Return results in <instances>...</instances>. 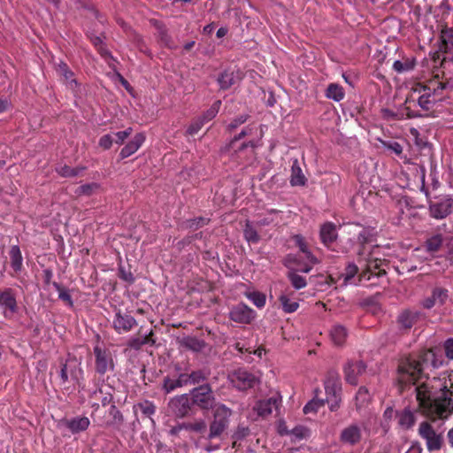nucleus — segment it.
<instances>
[{
    "mask_svg": "<svg viewBox=\"0 0 453 453\" xmlns=\"http://www.w3.org/2000/svg\"><path fill=\"white\" fill-rule=\"evenodd\" d=\"M441 390L442 395L437 396L436 391L429 382L418 385L415 388L418 409L414 411L407 407L402 411H396L395 416L398 427L403 431L412 429L417 421L416 412L418 411L433 422L448 419L453 413V400L447 395L449 389L446 385Z\"/></svg>",
    "mask_w": 453,
    "mask_h": 453,
    "instance_id": "obj_1",
    "label": "nucleus"
},
{
    "mask_svg": "<svg viewBox=\"0 0 453 453\" xmlns=\"http://www.w3.org/2000/svg\"><path fill=\"white\" fill-rule=\"evenodd\" d=\"M441 365V361L438 362L434 351L431 349H420L403 357L397 369L400 392L421 380L425 374V369L430 366L437 368Z\"/></svg>",
    "mask_w": 453,
    "mask_h": 453,
    "instance_id": "obj_2",
    "label": "nucleus"
},
{
    "mask_svg": "<svg viewBox=\"0 0 453 453\" xmlns=\"http://www.w3.org/2000/svg\"><path fill=\"white\" fill-rule=\"evenodd\" d=\"M445 84L437 80H431L426 83H416L407 98L408 102H417L425 111L431 110L436 102L442 98Z\"/></svg>",
    "mask_w": 453,
    "mask_h": 453,
    "instance_id": "obj_3",
    "label": "nucleus"
},
{
    "mask_svg": "<svg viewBox=\"0 0 453 453\" xmlns=\"http://www.w3.org/2000/svg\"><path fill=\"white\" fill-rule=\"evenodd\" d=\"M376 249H378V246H373L365 254L364 249L357 251V263L361 269L358 274V281L370 280L372 277H381L386 274V270L383 268L385 260L374 257Z\"/></svg>",
    "mask_w": 453,
    "mask_h": 453,
    "instance_id": "obj_4",
    "label": "nucleus"
},
{
    "mask_svg": "<svg viewBox=\"0 0 453 453\" xmlns=\"http://www.w3.org/2000/svg\"><path fill=\"white\" fill-rule=\"evenodd\" d=\"M190 400L192 405L207 411L213 410L219 404L216 402L211 386L208 383L194 388L190 391Z\"/></svg>",
    "mask_w": 453,
    "mask_h": 453,
    "instance_id": "obj_5",
    "label": "nucleus"
},
{
    "mask_svg": "<svg viewBox=\"0 0 453 453\" xmlns=\"http://www.w3.org/2000/svg\"><path fill=\"white\" fill-rule=\"evenodd\" d=\"M19 311L18 293L12 288H0V311L5 319H12Z\"/></svg>",
    "mask_w": 453,
    "mask_h": 453,
    "instance_id": "obj_6",
    "label": "nucleus"
},
{
    "mask_svg": "<svg viewBox=\"0 0 453 453\" xmlns=\"http://www.w3.org/2000/svg\"><path fill=\"white\" fill-rule=\"evenodd\" d=\"M418 435L425 440L428 451H439L444 445L443 435L437 433L428 421H422L418 429Z\"/></svg>",
    "mask_w": 453,
    "mask_h": 453,
    "instance_id": "obj_7",
    "label": "nucleus"
},
{
    "mask_svg": "<svg viewBox=\"0 0 453 453\" xmlns=\"http://www.w3.org/2000/svg\"><path fill=\"white\" fill-rule=\"evenodd\" d=\"M95 356V370L99 375H104L108 372L114 370L115 365L111 350L102 347L99 344L93 349Z\"/></svg>",
    "mask_w": 453,
    "mask_h": 453,
    "instance_id": "obj_8",
    "label": "nucleus"
},
{
    "mask_svg": "<svg viewBox=\"0 0 453 453\" xmlns=\"http://www.w3.org/2000/svg\"><path fill=\"white\" fill-rule=\"evenodd\" d=\"M228 380L234 388L241 391L252 388L258 382L257 376L245 368H239L230 372Z\"/></svg>",
    "mask_w": 453,
    "mask_h": 453,
    "instance_id": "obj_9",
    "label": "nucleus"
},
{
    "mask_svg": "<svg viewBox=\"0 0 453 453\" xmlns=\"http://www.w3.org/2000/svg\"><path fill=\"white\" fill-rule=\"evenodd\" d=\"M423 318L424 314L419 311L403 310L396 318L397 327L402 333L408 334Z\"/></svg>",
    "mask_w": 453,
    "mask_h": 453,
    "instance_id": "obj_10",
    "label": "nucleus"
},
{
    "mask_svg": "<svg viewBox=\"0 0 453 453\" xmlns=\"http://www.w3.org/2000/svg\"><path fill=\"white\" fill-rule=\"evenodd\" d=\"M137 326L136 319L130 314L116 308L111 321V326L119 334H127Z\"/></svg>",
    "mask_w": 453,
    "mask_h": 453,
    "instance_id": "obj_11",
    "label": "nucleus"
},
{
    "mask_svg": "<svg viewBox=\"0 0 453 453\" xmlns=\"http://www.w3.org/2000/svg\"><path fill=\"white\" fill-rule=\"evenodd\" d=\"M453 198L449 196H443L437 202L429 203V212L432 218L436 219H445L452 212Z\"/></svg>",
    "mask_w": 453,
    "mask_h": 453,
    "instance_id": "obj_12",
    "label": "nucleus"
},
{
    "mask_svg": "<svg viewBox=\"0 0 453 453\" xmlns=\"http://www.w3.org/2000/svg\"><path fill=\"white\" fill-rule=\"evenodd\" d=\"M57 73L60 77V81L77 96L81 92V84L74 77V73L69 66L65 63L60 62L57 67Z\"/></svg>",
    "mask_w": 453,
    "mask_h": 453,
    "instance_id": "obj_13",
    "label": "nucleus"
},
{
    "mask_svg": "<svg viewBox=\"0 0 453 453\" xmlns=\"http://www.w3.org/2000/svg\"><path fill=\"white\" fill-rule=\"evenodd\" d=\"M255 315V311L242 303L234 306L229 312L230 319L241 324H250L254 319Z\"/></svg>",
    "mask_w": 453,
    "mask_h": 453,
    "instance_id": "obj_14",
    "label": "nucleus"
},
{
    "mask_svg": "<svg viewBox=\"0 0 453 453\" xmlns=\"http://www.w3.org/2000/svg\"><path fill=\"white\" fill-rule=\"evenodd\" d=\"M366 369L365 364L362 360H349L344 365L345 380L351 385L358 383V377L362 375Z\"/></svg>",
    "mask_w": 453,
    "mask_h": 453,
    "instance_id": "obj_15",
    "label": "nucleus"
},
{
    "mask_svg": "<svg viewBox=\"0 0 453 453\" xmlns=\"http://www.w3.org/2000/svg\"><path fill=\"white\" fill-rule=\"evenodd\" d=\"M337 226L334 223L327 221L321 225L319 229V239L325 247L334 250L333 246L334 242L337 240Z\"/></svg>",
    "mask_w": 453,
    "mask_h": 453,
    "instance_id": "obj_16",
    "label": "nucleus"
},
{
    "mask_svg": "<svg viewBox=\"0 0 453 453\" xmlns=\"http://www.w3.org/2000/svg\"><path fill=\"white\" fill-rule=\"evenodd\" d=\"M449 298V291L447 288L441 287H435L432 290L430 296L422 301V306L425 309L430 310L434 306H442L445 304Z\"/></svg>",
    "mask_w": 453,
    "mask_h": 453,
    "instance_id": "obj_17",
    "label": "nucleus"
},
{
    "mask_svg": "<svg viewBox=\"0 0 453 453\" xmlns=\"http://www.w3.org/2000/svg\"><path fill=\"white\" fill-rule=\"evenodd\" d=\"M191 400L187 395L174 397L169 403V408L179 418L187 416L191 410Z\"/></svg>",
    "mask_w": 453,
    "mask_h": 453,
    "instance_id": "obj_18",
    "label": "nucleus"
},
{
    "mask_svg": "<svg viewBox=\"0 0 453 453\" xmlns=\"http://www.w3.org/2000/svg\"><path fill=\"white\" fill-rule=\"evenodd\" d=\"M362 439V432L359 426L351 424L345 427L340 434V441L343 444L354 446L360 442Z\"/></svg>",
    "mask_w": 453,
    "mask_h": 453,
    "instance_id": "obj_19",
    "label": "nucleus"
},
{
    "mask_svg": "<svg viewBox=\"0 0 453 453\" xmlns=\"http://www.w3.org/2000/svg\"><path fill=\"white\" fill-rule=\"evenodd\" d=\"M10 265L13 273H11L12 277L19 278L21 272L24 270L23 257L21 250L18 245H12L9 250Z\"/></svg>",
    "mask_w": 453,
    "mask_h": 453,
    "instance_id": "obj_20",
    "label": "nucleus"
},
{
    "mask_svg": "<svg viewBox=\"0 0 453 453\" xmlns=\"http://www.w3.org/2000/svg\"><path fill=\"white\" fill-rule=\"evenodd\" d=\"M145 142V135L142 133L136 134L120 150L121 159L127 158L134 154Z\"/></svg>",
    "mask_w": 453,
    "mask_h": 453,
    "instance_id": "obj_21",
    "label": "nucleus"
},
{
    "mask_svg": "<svg viewBox=\"0 0 453 453\" xmlns=\"http://www.w3.org/2000/svg\"><path fill=\"white\" fill-rule=\"evenodd\" d=\"M63 424L73 434H79L88 428L90 421L87 417H75L73 418L64 419Z\"/></svg>",
    "mask_w": 453,
    "mask_h": 453,
    "instance_id": "obj_22",
    "label": "nucleus"
},
{
    "mask_svg": "<svg viewBox=\"0 0 453 453\" xmlns=\"http://www.w3.org/2000/svg\"><path fill=\"white\" fill-rule=\"evenodd\" d=\"M330 339L335 346H343L348 337V329L340 324L334 325L330 329Z\"/></svg>",
    "mask_w": 453,
    "mask_h": 453,
    "instance_id": "obj_23",
    "label": "nucleus"
},
{
    "mask_svg": "<svg viewBox=\"0 0 453 453\" xmlns=\"http://www.w3.org/2000/svg\"><path fill=\"white\" fill-rule=\"evenodd\" d=\"M360 265L354 263L349 264L345 268V273L339 278L343 279V285L354 284L357 285L362 281H358V274L360 273Z\"/></svg>",
    "mask_w": 453,
    "mask_h": 453,
    "instance_id": "obj_24",
    "label": "nucleus"
},
{
    "mask_svg": "<svg viewBox=\"0 0 453 453\" xmlns=\"http://www.w3.org/2000/svg\"><path fill=\"white\" fill-rule=\"evenodd\" d=\"M278 407V399L275 397H270L265 400L258 401L254 409L257 414L261 417H266L273 412V409Z\"/></svg>",
    "mask_w": 453,
    "mask_h": 453,
    "instance_id": "obj_25",
    "label": "nucleus"
},
{
    "mask_svg": "<svg viewBox=\"0 0 453 453\" xmlns=\"http://www.w3.org/2000/svg\"><path fill=\"white\" fill-rule=\"evenodd\" d=\"M213 410V421L223 424L228 427L232 411L223 403H219Z\"/></svg>",
    "mask_w": 453,
    "mask_h": 453,
    "instance_id": "obj_26",
    "label": "nucleus"
},
{
    "mask_svg": "<svg viewBox=\"0 0 453 453\" xmlns=\"http://www.w3.org/2000/svg\"><path fill=\"white\" fill-rule=\"evenodd\" d=\"M325 391L326 398L341 396L342 385L340 380L333 375L328 377L325 381Z\"/></svg>",
    "mask_w": 453,
    "mask_h": 453,
    "instance_id": "obj_27",
    "label": "nucleus"
},
{
    "mask_svg": "<svg viewBox=\"0 0 453 453\" xmlns=\"http://www.w3.org/2000/svg\"><path fill=\"white\" fill-rule=\"evenodd\" d=\"M180 345L191 351L200 352L206 346V342L196 336H186L180 340Z\"/></svg>",
    "mask_w": 453,
    "mask_h": 453,
    "instance_id": "obj_28",
    "label": "nucleus"
},
{
    "mask_svg": "<svg viewBox=\"0 0 453 453\" xmlns=\"http://www.w3.org/2000/svg\"><path fill=\"white\" fill-rule=\"evenodd\" d=\"M306 181L307 179L300 167L299 162L296 159L291 166L290 184L292 186H304Z\"/></svg>",
    "mask_w": 453,
    "mask_h": 453,
    "instance_id": "obj_29",
    "label": "nucleus"
},
{
    "mask_svg": "<svg viewBox=\"0 0 453 453\" xmlns=\"http://www.w3.org/2000/svg\"><path fill=\"white\" fill-rule=\"evenodd\" d=\"M373 242H375V237L372 231L369 228L363 227L357 234V242L360 246L358 251L364 249L365 254L368 253L369 250H367L366 245Z\"/></svg>",
    "mask_w": 453,
    "mask_h": 453,
    "instance_id": "obj_30",
    "label": "nucleus"
},
{
    "mask_svg": "<svg viewBox=\"0 0 453 453\" xmlns=\"http://www.w3.org/2000/svg\"><path fill=\"white\" fill-rule=\"evenodd\" d=\"M109 419L106 421L108 426H114L119 428L124 423V417L121 411L116 407V405H111L109 411Z\"/></svg>",
    "mask_w": 453,
    "mask_h": 453,
    "instance_id": "obj_31",
    "label": "nucleus"
},
{
    "mask_svg": "<svg viewBox=\"0 0 453 453\" xmlns=\"http://www.w3.org/2000/svg\"><path fill=\"white\" fill-rule=\"evenodd\" d=\"M86 170L85 166L71 167L67 165H60L56 168V172L64 178H73L82 175Z\"/></svg>",
    "mask_w": 453,
    "mask_h": 453,
    "instance_id": "obj_32",
    "label": "nucleus"
},
{
    "mask_svg": "<svg viewBox=\"0 0 453 453\" xmlns=\"http://www.w3.org/2000/svg\"><path fill=\"white\" fill-rule=\"evenodd\" d=\"M295 242L296 246L299 248L300 251L304 255V257L311 263L312 265H316L319 263V259L309 250L307 244L302 235H296Z\"/></svg>",
    "mask_w": 453,
    "mask_h": 453,
    "instance_id": "obj_33",
    "label": "nucleus"
},
{
    "mask_svg": "<svg viewBox=\"0 0 453 453\" xmlns=\"http://www.w3.org/2000/svg\"><path fill=\"white\" fill-rule=\"evenodd\" d=\"M182 427L189 432L196 433L203 436L207 433V424L203 419H198L194 422H188L182 425Z\"/></svg>",
    "mask_w": 453,
    "mask_h": 453,
    "instance_id": "obj_34",
    "label": "nucleus"
},
{
    "mask_svg": "<svg viewBox=\"0 0 453 453\" xmlns=\"http://www.w3.org/2000/svg\"><path fill=\"white\" fill-rule=\"evenodd\" d=\"M345 92L343 88L337 83H330L326 91V96L336 102H340L344 98Z\"/></svg>",
    "mask_w": 453,
    "mask_h": 453,
    "instance_id": "obj_35",
    "label": "nucleus"
},
{
    "mask_svg": "<svg viewBox=\"0 0 453 453\" xmlns=\"http://www.w3.org/2000/svg\"><path fill=\"white\" fill-rule=\"evenodd\" d=\"M210 219L204 217H196L194 219H187L182 222V227L186 229H189L191 231H196L199 228L208 225Z\"/></svg>",
    "mask_w": 453,
    "mask_h": 453,
    "instance_id": "obj_36",
    "label": "nucleus"
},
{
    "mask_svg": "<svg viewBox=\"0 0 453 453\" xmlns=\"http://www.w3.org/2000/svg\"><path fill=\"white\" fill-rule=\"evenodd\" d=\"M243 235L245 240L250 243L257 244L260 241L257 231L249 220L245 223Z\"/></svg>",
    "mask_w": 453,
    "mask_h": 453,
    "instance_id": "obj_37",
    "label": "nucleus"
},
{
    "mask_svg": "<svg viewBox=\"0 0 453 453\" xmlns=\"http://www.w3.org/2000/svg\"><path fill=\"white\" fill-rule=\"evenodd\" d=\"M52 285L55 288V289L58 292V298L61 301H63L68 307L73 308V301L70 294V291L56 281H54Z\"/></svg>",
    "mask_w": 453,
    "mask_h": 453,
    "instance_id": "obj_38",
    "label": "nucleus"
},
{
    "mask_svg": "<svg viewBox=\"0 0 453 453\" xmlns=\"http://www.w3.org/2000/svg\"><path fill=\"white\" fill-rule=\"evenodd\" d=\"M443 238L441 234H434L426 240L425 246L428 252L434 253L441 250Z\"/></svg>",
    "mask_w": 453,
    "mask_h": 453,
    "instance_id": "obj_39",
    "label": "nucleus"
},
{
    "mask_svg": "<svg viewBox=\"0 0 453 453\" xmlns=\"http://www.w3.org/2000/svg\"><path fill=\"white\" fill-rule=\"evenodd\" d=\"M415 67V60L406 58L404 61L395 60L393 64V69L398 73H403L413 70Z\"/></svg>",
    "mask_w": 453,
    "mask_h": 453,
    "instance_id": "obj_40",
    "label": "nucleus"
},
{
    "mask_svg": "<svg viewBox=\"0 0 453 453\" xmlns=\"http://www.w3.org/2000/svg\"><path fill=\"white\" fill-rule=\"evenodd\" d=\"M218 82L221 89H228L234 83V73L225 70L218 78Z\"/></svg>",
    "mask_w": 453,
    "mask_h": 453,
    "instance_id": "obj_41",
    "label": "nucleus"
},
{
    "mask_svg": "<svg viewBox=\"0 0 453 453\" xmlns=\"http://www.w3.org/2000/svg\"><path fill=\"white\" fill-rule=\"evenodd\" d=\"M226 428L227 426L223 424L217 423L212 420L210 424V430L206 439L211 441L213 439L219 438Z\"/></svg>",
    "mask_w": 453,
    "mask_h": 453,
    "instance_id": "obj_42",
    "label": "nucleus"
},
{
    "mask_svg": "<svg viewBox=\"0 0 453 453\" xmlns=\"http://www.w3.org/2000/svg\"><path fill=\"white\" fill-rule=\"evenodd\" d=\"M134 409H139L141 412L144 415L146 418H151V416L155 414L156 412V406L155 404L148 400H144L141 403H139L137 405L134 407Z\"/></svg>",
    "mask_w": 453,
    "mask_h": 453,
    "instance_id": "obj_43",
    "label": "nucleus"
},
{
    "mask_svg": "<svg viewBox=\"0 0 453 453\" xmlns=\"http://www.w3.org/2000/svg\"><path fill=\"white\" fill-rule=\"evenodd\" d=\"M191 385H196L205 381L208 379L209 372L203 369L194 370L188 372Z\"/></svg>",
    "mask_w": 453,
    "mask_h": 453,
    "instance_id": "obj_44",
    "label": "nucleus"
},
{
    "mask_svg": "<svg viewBox=\"0 0 453 453\" xmlns=\"http://www.w3.org/2000/svg\"><path fill=\"white\" fill-rule=\"evenodd\" d=\"M288 278L291 282V285L296 289H301L306 287L307 282L304 277L299 275L296 272L291 271L288 273Z\"/></svg>",
    "mask_w": 453,
    "mask_h": 453,
    "instance_id": "obj_45",
    "label": "nucleus"
},
{
    "mask_svg": "<svg viewBox=\"0 0 453 453\" xmlns=\"http://www.w3.org/2000/svg\"><path fill=\"white\" fill-rule=\"evenodd\" d=\"M279 300L286 313L295 312L299 307V303L297 302L290 300L287 296H280Z\"/></svg>",
    "mask_w": 453,
    "mask_h": 453,
    "instance_id": "obj_46",
    "label": "nucleus"
},
{
    "mask_svg": "<svg viewBox=\"0 0 453 453\" xmlns=\"http://www.w3.org/2000/svg\"><path fill=\"white\" fill-rule=\"evenodd\" d=\"M221 106V101H215L211 106L202 115L200 118L203 120L204 123L213 119L218 114Z\"/></svg>",
    "mask_w": 453,
    "mask_h": 453,
    "instance_id": "obj_47",
    "label": "nucleus"
},
{
    "mask_svg": "<svg viewBox=\"0 0 453 453\" xmlns=\"http://www.w3.org/2000/svg\"><path fill=\"white\" fill-rule=\"evenodd\" d=\"M246 296L257 307L262 308L265 304V296L263 293L253 291L246 294Z\"/></svg>",
    "mask_w": 453,
    "mask_h": 453,
    "instance_id": "obj_48",
    "label": "nucleus"
},
{
    "mask_svg": "<svg viewBox=\"0 0 453 453\" xmlns=\"http://www.w3.org/2000/svg\"><path fill=\"white\" fill-rule=\"evenodd\" d=\"M370 395L367 388L365 387H360L356 395L357 408H361L364 406L366 403H368Z\"/></svg>",
    "mask_w": 453,
    "mask_h": 453,
    "instance_id": "obj_49",
    "label": "nucleus"
},
{
    "mask_svg": "<svg viewBox=\"0 0 453 453\" xmlns=\"http://www.w3.org/2000/svg\"><path fill=\"white\" fill-rule=\"evenodd\" d=\"M181 388L177 379L170 378L166 376L163 380V389L166 394L174 391L176 388Z\"/></svg>",
    "mask_w": 453,
    "mask_h": 453,
    "instance_id": "obj_50",
    "label": "nucleus"
},
{
    "mask_svg": "<svg viewBox=\"0 0 453 453\" xmlns=\"http://www.w3.org/2000/svg\"><path fill=\"white\" fill-rule=\"evenodd\" d=\"M324 399H312L303 407V412L305 414L310 412H316L320 407L324 406Z\"/></svg>",
    "mask_w": 453,
    "mask_h": 453,
    "instance_id": "obj_51",
    "label": "nucleus"
},
{
    "mask_svg": "<svg viewBox=\"0 0 453 453\" xmlns=\"http://www.w3.org/2000/svg\"><path fill=\"white\" fill-rule=\"evenodd\" d=\"M252 130H253V127H251L250 126H247V127H244V128H243V129H242V130L238 134H236V135H235V136H234V137L230 141V142H229V143H228V145H227V150H231V149H233V148H234V143H235L237 141H239V140H241V139L244 138L245 136H247V135L250 134H251V132H252Z\"/></svg>",
    "mask_w": 453,
    "mask_h": 453,
    "instance_id": "obj_52",
    "label": "nucleus"
},
{
    "mask_svg": "<svg viewBox=\"0 0 453 453\" xmlns=\"http://www.w3.org/2000/svg\"><path fill=\"white\" fill-rule=\"evenodd\" d=\"M250 116L248 114H242L234 118L227 126V130L232 132L236 129L239 126L244 124Z\"/></svg>",
    "mask_w": 453,
    "mask_h": 453,
    "instance_id": "obj_53",
    "label": "nucleus"
},
{
    "mask_svg": "<svg viewBox=\"0 0 453 453\" xmlns=\"http://www.w3.org/2000/svg\"><path fill=\"white\" fill-rule=\"evenodd\" d=\"M205 123L203 122V120L199 117L197 119H196L188 127L187 129V134H189V135H195L200 130L201 128L203 127V126L204 125Z\"/></svg>",
    "mask_w": 453,
    "mask_h": 453,
    "instance_id": "obj_54",
    "label": "nucleus"
},
{
    "mask_svg": "<svg viewBox=\"0 0 453 453\" xmlns=\"http://www.w3.org/2000/svg\"><path fill=\"white\" fill-rule=\"evenodd\" d=\"M98 188V185L96 183H88L80 186L77 190L76 194L78 196H90L95 189Z\"/></svg>",
    "mask_w": 453,
    "mask_h": 453,
    "instance_id": "obj_55",
    "label": "nucleus"
},
{
    "mask_svg": "<svg viewBox=\"0 0 453 453\" xmlns=\"http://www.w3.org/2000/svg\"><path fill=\"white\" fill-rule=\"evenodd\" d=\"M133 132L132 127H128L126 130L119 131L114 134L115 139L114 142L117 144H123L125 140L131 135Z\"/></svg>",
    "mask_w": 453,
    "mask_h": 453,
    "instance_id": "obj_56",
    "label": "nucleus"
},
{
    "mask_svg": "<svg viewBox=\"0 0 453 453\" xmlns=\"http://www.w3.org/2000/svg\"><path fill=\"white\" fill-rule=\"evenodd\" d=\"M250 434V430L246 426H238L237 429L233 434L232 437L235 441H241L248 436Z\"/></svg>",
    "mask_w": 453,
    "mask_h": 453,
    "instance_id": "obj_57",
    "label": "nucleus"
},
{
    "mask_svg": "<svg viewBox=\"0 0 453 453\" xmlns=\"http://www.w3.org/2000/svg\"><path fill=\"white\" fill-rule=\"evenodd\" d=\"M443 349L446 357L449 360H453V338H449L444 342Z\"/></svg>",
    "mask_w": 453,
    "mask_h": 453,
    "instance_id": "obj_58",
    "label": "nucleus"
},
{
    "mask_svg": "<svg viewBox=\"0 0 453 453\" xmlns=\"http://www.w3.org/2000/svg\"><path fill=\"white\" fill-rule=\"evenodd\" d=\"M113 142L114 139L111 134H104L99 139V146L104 150H109Z\"/></svg>",
    "mask_w": 453,
    "mask_h": 453,
    "instance_id": "obj_59",
    "label": "nucleus"
},
{
    "mask_svg": "<svg viewBox=\"0 0 453 453\" xmlns=\"http://www.w3.org/2000/svg\"><path fill=\"white\" fill-rule=\"evenodd\" d=\"M119 276L122 280L127 282L128 284H133L134 282V277L130 271H126L125 269L120 268Z\"/></svg>",
    "mask_w": 453,
    "mask_h": 453,
    "instance_id": "obj_60",
    "label": "nucleus"
},
{
    "mask_svg": "<svg viewBox=\"0 0 453 453\" xmlns=\"http://www.w3.org/2000/svg\"><path fill=\"white\" fill-rule=\"evenodd\" d=\"M325 401L327 403L330 411H335L340 408V403H341L342 398H341V396L333 397V398H326Z\"/></svg>",
    "mask_w": 453,
    "mask_h": 453,
    "instance_id": "obj_61",
    "label": "nucleus"
},
{
    "mask_svg": "<svg viewBox=\"0 0 453 453\" xmlns=\"http://www.w3.org/2000/svg\"><path fill=\"white\" fill-rule=\"evenodd\" d=\"M384 145L390 150H392L396 155H401L403 153V147L397 142H385Z\"/></svg>",
    "mask_w": 453,
    "mask_h": 453,
    "instance_id": "obj_62",
    "label": "nucleus"
},
{
    "mask_svg": "<svg viewBox=\"0 0 453 453\" xmlns=\"http://www.w3.org/2000/svg\"><path fill=\"white\" fill-rule=\"evenodd\" d=\"M143 345L142 340L138 337H133L127 342V347L133 349H140Z\"/></svg>",
    "mask_w": 453,
    "mask_h": 453,
    "instance_id": "obj_63",
    "label": "nucleus"
},
{
    "mask_svg": "<svg viewBox=\"0 0 453 453\" xmlns=\"http://www.w3.org/2000/svg\"><path fill=\"white\" fill-rule=\"evenodd\" d=\"M61 381L63 384L66 383L69 380V372H68V365L67 363L62 364L60 373H59Z\"/></svg>",
    "mask_w": 453,
    "mask_h": 453,
    "instance_id": "obj_64",
    "label": "nucleus"
}]
</instances>
